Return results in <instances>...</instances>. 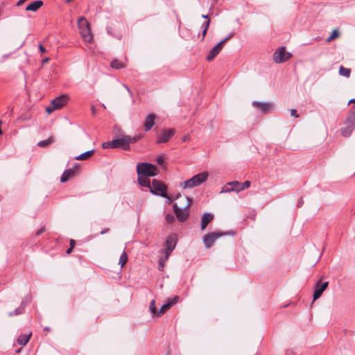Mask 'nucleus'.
Listing matches in <instances>:
<instances>
[{"mask_svg": "<svg viewBox=\"0 0 355 355\" xmlns=\"http://www.w3.org/2000/svg\"><path fill=\"white\" fill-rule=\"evenodd\" d=\"M78 26L80 33L84 41L88 43H92L93 35L92 33L90 24L85 17H80L78 18Z\"/></svg>", "mask_w": 355, "mask_h": 355, "instance_id": "obj_1", "label": "nucleus"}, {"mask_svg": "<svg viewBox=\"0 0 355 355\" xmlns=\"http://www.w3.org/2000/svg\"><path fill=\"white\" fill-rule=\"evenodd\" d=\"M208 176L209 175L207 172L200 173L192 177L191 179L181 183V186L184 189H190L199 186L207 180Z\"/></svg>", "mask_w": 355, "mask_h": 355, "instance_id": "obj_2", "label": "nucleus"}, {"mask_svg": "<svg viewBox=\"0 0 355 355\" xmlns=\"http://www.w3.org/2000/svg\"><path fill=\"white\" fill-rule=\"evenodd\" d=\"M137 172L138 175L154 177L157 175L158 169L152 164L143 162L137 164Z\"/></svg>", "mask_w": 355, "mask_h": 355, "instance_id": "obj_3", "label": "nucleus"}, {"mask_svg": "<svg viewBox=\"0 0 355 355\" xmlns=\"http://www.w3.org/2000/svg\"><path fill=\"white\" fill-rule=\"evenodd\" d=\"M186 199L187 202L184 208L179 207L177 204L173 205L175 214L180 222L186 221L189 216V209L191 205L192 200L188 197H186Z\"/></svg>", "mask_w": 355, "mask_h": 355, "instance_id": "obj_4", "label": "nucleus"}, {"mask_svg": "<svg viewBox=\"0 0 355 355\" xmlns=\"http://www.w3.org/2000/svg\"><path fill=\"white\" fill-rule=\"evenodd\" d=\"M150 191L156 196H159L163 198L167 197V187L166 185L156 179H153L150 188Z\"/></svg>", "mask_w": 355, "mask_h": 355, "instance_id": "obj_5", "label": "nucleus"}, {"mask_svg": "<svg viewBox=\"0 0 355 355\" xmlns=\"http://www.w3.org/2000/svg\"><path fill=\"white\" fill-rule=\"evenodd\" d=\"M345 126L340 130L341 133L343 136L348 137L355 128V111L349 114L345 121Z\"/></svg>", "mask_w": 355, "mask_h": 355, "instance_id": "obj_6", "label": "nucleus"}, {"mask_svg": "<svg viewBox=\"0 0 355 355\" xmlns=\"http://www.w3.org/2000/svg\"><path fill=\"white\" fill-rule=\"evenodd\" d=\"M226 232H214L206 234L202 237L203 243L207 249H209L214 244L215 241L224 235H227Z\"/></svg>", "mask_w": 355, "mask_h": 355, "instance_id": "obj_7", "label": "nucleus"}, {"mask_svg": "<svg viewBox=\"0 0 355 355\" xmlns=\"http://www.w3.org/2000/svg\"><path fill=\"white\" fill-rule=\"evenodd\" d=\"M292 55L289 52H286L284 46L278 48L273 54L272 58L275 63H282L286 62L291 58Z\"/></svg>", "mask_w": 355, "mask_h": 355, "instance_id": "obj_8", "label": "nucleus"}, {"mask_svg": "<svg viewBox=\"0 0 355 355\" xmlns=\"http://www.w3.org/2000/svg\"><path fill=\"white\" fill-rule=\"evenodd\" d=\"M112 144L114 148H121L127 150L130 149V139L128 135H121L119 138L112 140Z\"/></svg>", "mask_w": 355, "mask_h": 355, "instance_id": "obj_9", "label": "nucleus"}, {"mask_svg": "<svg viewBox=\"0 0 355 355\" xmlns=\"http://www.w3.org/2000/svg\"><path fill=\"white\" fill-rule=\"evenodd\" d=\"M177 243V238L175 235H169L164 243V249L163 250L164 255H167L169 257L173 250L175 249Z\"/></svg>", "mask_w": 355, "mask_h": 355, "instance_id": "obj_10", "label": "nucleus"}, {"mask_svg": "<svg viewBox=\"0 0 355 355\" xmlns=\"http://www.w3.org/2000/svg\"><path fill=\"white\" fill-rule=\"evenodd\" d=\"M80 169V165L78 163H76L71 168H68L62 173L61 178H60V182H65L68 180L73 178L76 173Z\"/></svg>", "mask_w": 355, "mask_h": 355, "instance_id": "obj_11", "label": "nucleus"}, {"mask_svg": "<svg viewBox=\"0 0 355 355\" xmlns=\"http://www.w3.org/2000/svg\"><path fill=\"white\" fill-rule=\"evenodd\" d=\"M174 131L171 129H164L157 137V143H166L173 136Z\"/></svg>", "mask_w": 355, "mask_h": 355, "instance_id": "obj_12", "label": "nucleus"}, {"mask_svg": "<svg viewBox=\"0 0 355 355\" xmlns=\"http://www.w3.org/2000/svg\"><path fill=\"white\" fill-rule=\"evenodd\" d=\"M178 296H175L171 299H168V302L160 307L158 313L157 314V318L164 314L172 306L178 302Z\"/></svg>", "mask_w": 355, "mask_h": 355, "instance_id": "obj_13", "label": "nucleus"}, {"mask_svg": "<svg viewBox=\"0 0 355 355\" xmlns=\"http://www.w3.org/2000/svg\"><path fill=\"white\" fill-rule=\"evenodd\" d=\"M329 282H325L320 284V281L318 282L315 286V292L313 293V301L318 300L322 295V293L327 289Z\"/></svg>", "mask_w": 355, "mask_h": 355, "instance_id": "obj_14", "label": "nucleus"}, {"mask_svg": "<svg viewBox=\"0 0 355 355\" xmlns=\"http://www.w3.org/2000/svg\"><path fill=\"white\" fill-rule=\"evenodd\" d=\"M250 184H251V182L250 181L247 180L243 183H241V187H239H239H227V186H225L223 188L221 193H229L231 191L239 192V191L244 190L245 189L250 187Z\"/></svg>", "mask_w": 355, "mask_h": 355, "instance_id": "obj_15", "label": "nucleus"}, {"mask_svg": "<svg viewBox=\"0 0 355 355\" xmlns=\"http://www.w3.org/2000/svg\"><path fill=\"white\" fill-rule=\"evenodd\" d=\"M67 95H60L51 101V104L54 105L57 110L62 108L68 101Z\"/></svg>", "mask_w": 355, "mask_h": 355, "instance_id": "obj_16", "label": "nucleus"}, {"mask_svg": "<svg viewBox=\"0 0 355 355\" xmlns=\"http://www.w3.org/2000/svg\"><path fill=\"white\" fill-rule=\"evenodd\" d=\"M254 107L259 109L263 114L267 113L272 107L270 103H261L258 101H254L252 103Z\"/></svg>", "mask_w": 355, "mask_h": 355, "instance_id": "obj_17", "label": "nucleus"}, {"mask_svg": "<svg viewBox=\"0 0 355 355\" xmlns=\"http://www.w3.org/2000/svg\"><path fill=\"white\" fill-rule=\"evenodd\" d=\"M223 45V44L220 42L215 46H214L209 51V54L207 55V60L208 61H211L222 50Z\"/></svg>", "mask_w": 355, "mask_h": 355, "instance_id": "obj_18", "label": "nucleus"}, {"mask_svg": "<svg viewBox=\"0 0 355 355\" xmlns=\"http://www.w3.org/2000/svg\"><path fill=\"white\" fill-rule=\"evenodd\" d=\"M155 118L156 116L153 113H150L147 115L144 122V130L146 132L149 131L155 125Z\"/></svg>", "mask_w": 355, "mask_h": 355, "instance_id": "obj_19", "label": "nucleus"}, {"mask_svg": "<svg viewBox=\"0 0 355 355\" xmlns=\"http://www.w3.org/2000/svg\"><path fill=\"white\" fill-rule=\"evenodd\" d=\"M214 215L209 213H205L201 217L200 228L202 230H205L207 225L213 220Z\"/></svg>", "mask_w": 355, "mask_h": 355, "instance_id": "obj_20", "label": "nucleus"}, {"mask_svg": "<svg viewBox=\"0 0 355 355\" xmlns=\"http://www.w3.org/2000/svg\"><path fill=\"white\" fill-rule=\"evenodd\" d=\"M42 6H43V1H40V0H37V1L32 2L31 3L28 4L26 8V10L36 12Z\"/></svg>", "mask_w": 355, "mask_h": 355, "instance_id": "obj_21", "label": "nucleus"}, {"mask_svg": "<svg viewBox=\"0 0 355 355\" xmlns=\"http://www.w3.org/2000/svg\"><path fill=\"white\" fill-rule=\"evenodd\" d=\"M138 182L141 187L150 188L151 183L150 180L148 176L138 175Z\"/></svg>", "mask_w": 355, "mask_h": 355, "instance_id": "obj_22", "label": "nucleus"}, {"mask_svg": "<svg viewBox=\"0 0 355 355\" xmlns=\"http://www.w3.org/2000/svg\"><path fill=\"white\" fill-rule=\"evenodd\" d=\"M31 336L32 333H29L28 334H21L17 338V343L19 345L25 346L28 343Z\"/></svg>", "mask_w": 355, "mask_h": 355, "instance_id": "obj_23", "label": "nucleus"}, {"mask_svg": "<svg viewBox=\"0 0 355 355\" xmlns=\"http://www.w3.org/2000/svg\"><path fill=\"white\" fill-rule=\"evenodd\" d=\"M24 308H25V304L24 302H22L20 306L15 309L13 311L8 313V315L10 317H13L15 315H18L22 314L24 311Z\"/></svg>", "mask_w": 355, "mask_h": 355, "instance_id": "obj_24", "label": "nucleus"}, {"mask_svg": "<svg viewBox=\"0 0 355 355\" xmlns=\"http://www.w3.org/2000/svg\"><path fill=\"white\" fill-rule=\"evenodd\" d=\"M94 153V150H90L87 152H85L78 156H77L75 159L76 160H86L91 155H92Z\"/></svg>", "mask_w": 355, "mask_h": 355, "instance_id": "obj_25", "label": "nucleus"}, {"mask_svg": "<svg viewBox=\"0 0 355 355\" xmlns=\"http://www.w3.org/2000/svg\"><path fill=\"white\" fill-rule=\"evenodd\" d=\"M110 66L114 68V69H123V68H125V64L123 62H121V61L115 59V60H113L111 63H110Z\"/></svg>", "mask_w": 355, "mask_h": 355, "instance_id": "obj_26", "label": "nucleus"}, {"mask_svg": "<svg viewBox=\"0 0 355 355\" xmlns=\"http://www.w3.org/2000/svg\"><path fill=\"white\" fill-rule=\"evenodd\" d=\"M168 257L167 255H164L162 257H160L159 259V263H158V270L159 271H164V266L166 261L168 260Z\"/></svg>", "mask_w": 355, "mask_h": 355, "instance_id": "obj_27", "label": "nucleus"}, {"mask_svg": "<svg viewBox=\"0 0 355 355\" xmlns=\"http://www.w3.org/2000/svg\"><path fill=\"white\" fill-rule=\"evenodd\" d=\"M149 311L153 317L157 318V314L158 313V311L156 308L155 300H151V302L150 303V306H149Z\"/></svg>", "mask_w": 355, "mask_h": 355, "instance_id": "obj_28", "label": "nucleus"}, {"mask_svg": "<svg viewBox=\"0 0 355 355\" xmlns=\"http://www.w3.org/2000/svg\"><path fill=\"white\" fill-rule=\"evenodd\" d=\"M350 73H351L350 69L345 68L343 66H340V68H339V74L340 76H343L348 78V77H349Z\"/></svg>", "mask_w": 355, "mask_h": 355, "instance_id": "obj_29", "label": "nucleus"}, {"mask_svg": "<svg viewBox=\"0 0 355 355\" xmlns=\"http://www.w3.org/2000/svg\"><path fill=\"white\" fill-rule=\"evenodd\" d=\"M127 261H128V254L125 251H123L120 256L119 264L121 265V267L122 268L127 263Z\"/></svg>", "mask_w": 355, "mask_h": 355, "instance_id": "obj_30", "label": "nucleus"}, {"mask_svg": "<svg viewBox=\"0 0 355 355\" xmlns=\"http://www.w3.org/2000/svg\"><path fill=\"white\" fill-rule=\"evenodd\" d=\"M53 142V139L49 138L47 139L39 141L37 144V146H40V147H45V146L52 144Z\"/></svg>", "mask_w": 355, "mask_h": 355, "instance_id": "obj_31", "label": "nucleus"}, {"mask_svg": "<svg viewBox=\"0 0 355 355\" xmlns=\"http://www.w3.org/2000/svg\"><path fill=\"white\" fill-rule=\"evenodd\" d=\"M209 24H210V19H208L202 26V27L203 28V30H202V39L205 37V35L207 33V31L208 30Z\"/></svg>", "mask_w": 355, "mask_h": 355, "instance_id": "obj_32", "label": "nucleus"}, {"mask_svg": "<svg viewBox=\"0 0 355 355\" xmlns=\"http://www.w3.org/2000/svg\"><path fill=\"white\" fill-rule=\"evenodd\" d=\"M102 148H104V149H105V148H114V146L112 144V141L103 142L102 144Z\"/></svg>", "mask_w": 355, "mask_h": 355, "instance_id": "obj_33", "label": "nucleus"}, {"mask_svg": "<svg viewBox=\"0 0 355 355\" xmlns=\"http://www.w3.org/2000/svg\"><path fill=\"white\" fill-rule=\"evenodd\" d=\"M339 35L338 33V31H336V30H334L333 32L331 33V35L329 37V38L327 39V41L328 42H330L332 40H334V38H336V37H338Z\"/></svg>", "mask_w": 355, "mask_h": 355, "instance_id": "obj_34", "label": "nucleus"}, {"mask_svg": "<svg viewBox=\"0 0 355 355\" xmlns=\"http://www.w3.org/2000/svg\"><path fill=\"white\" fill-rule=\"evenodd\" d=\"M166 220L168 223H172L175 220V218L172 214H166Z\"/></svg>", "mask_w": 355, "mask_h": 355, "instance_id": "obj_35", "label": "nucleus"}, {"mask_svg": "<svg viewBox=\"0 0 355 355\" xmlns=\"http://www.w3.org/2000/svg\"><path fill=\"white\" fill-rule=\"evenodd\" d=\"M227 184L231 186V187H241V183L238 181L230 182Z\"/></svg>", "mask_w": 355, "mask_h": 355, "instance_id": "obj_36", "label": "nucleus"}, {"mask_svg": "<svg viewBox=\"0 0 355 355\" xmlns=\"http://www.w3.org/2000/svg\"><path fill=\"white\" fill-rule=\"evenodd\" d=\"M57 110L55 107H54V105L51 104V106L49 107H46V112L48 113V114H51L52 112H53L54 110Z\"/></svg>", "mask_w": 355, "mask_h": 355, "instance_id": "obj_37", "label": "nucleus"}, {"mask_svg": "<svg viewBox=\"0 0 355 355\" xmlns=\"http://www.w3.org/2000/svg\"><path fill=\"white\" fill-rule=\"evenodd\" d=\"M291 114L292 116H293L295 118L299 117V115L297 114V110L295 109H292L291 110Z\"/></svg>", "mask_w": 355, "mask_h": 355, "instance_id": "obj_38", "label": "nucleus"}, {"mask_svg": "<svg viewBox=\"0 0 355 355\" xmlns=\"http://www.w3.org/2000/svg\"><path fill=\"white\" fill-rule=\"evenodd\" d=\"M232 36H233V33H230L226 37H225L223 40H221L220 42L223 44L225 42L229 40Z\"/></svg>", "mask_w": 355, "mask_h": 355, "instance_id": "obj_39", "label": "nucleus"}, {"mask_svg": "<svg viewBox=\"0 0 355 355\" xmlns=\"http://www.w3.org/2000/svg\"><path fill=\"white\" fill-rule=\"evenodd\" d=\"M156 162L159 164H162L164 163V157L162 156H158L157 158H156Z\"/></svg>", "mask_w": 355, "mask_h": 355, "instance_id": "obj_40", "label": "nucleus"}, {"mask_svg": "<svg viewBox=\"0 0 355 355\" xmlns=\"http://www.w3.org/2000/svg\"><path fill=\"white\" fill-rule=\"evenodd\" d=\"M45 232V227H41L38 231H37L35 235L37 236H40V234H42V233H44Z\"/></svg>", "mask_w": 355, "mask_h": 355, "instance_id": "obj_41", "label": "nucleus"}, {"mask_svg": "<svg viewBox=\"0 0 355 355\" xmlns=\"http://www.w3.org/2000/svg\"><path fill=\"white\" fill-rule=\"evenodd\" d=\"M129 139H130V143H135L136 142L137 140H138V138L137 137H131L130 136H129Z\"/></svg>", "mask_w": 355, "mask_h": 355, "instance_id": "obj_42", "label": "nucleus"}, {"mask_svg": "<svg viewBox=\"0 0 355 355\" xmlns=\"http://www.w3.org/2000/svg\"><path fill=\"white\" fill-rule=\"evenodd\" d=\"M30 119V117H29V116H21L19 118V121H24L28 120V119Z\"/></svg>", "mask_w": 355, "mask_h": 355, "instance_id": "obj_43", "label": "nucleus"}, {"mask_svg": "<svg viewBox=\"0 0 355 355\" xmlns=\"http://www.w3.org/2000/svg\"><path fill=\"white\" fill-rule=\"evenodd\" d=\"M76 245V241L73 239L70 240V247L73 248Z\"/></svg>", "mask_w": 355, "mask_h": 355, "instance_id": "obj_44", "label": "nucleus"}, {"mask_svg": "<svg viewBox=\"0 0 355 355\" xmlns=\"http://www.w3.org/2000/svg\"><path fill=\"white\" fill-rule=\"evenodd\" d=\"M123 87L126 89V90L128 92L130 96H132V92L130 91V88L126 85H123Z\"/></svg>", "mask_w": 355, "mask_h": 355, "instance_id": "obj_45", "label": "nucleus"}, {"mask_svg": "<svg viewBox=\"0 0 355 355\" xmlns=\"http://www.w3.org/2000/svg\"><path fill=\"white\" fill-rule=\"evenodd\" d=\"M109 230H110L109 228H104L103 230H101V234H104L108 232Z\"/></svg>", "mask_w": 355, "mask_h": 355, "instance_id": "obj_46", "label": "nucleus"}, {"mask_svg": "<svg viewBox=\"0 0 355 355\" xmlns=\"http://www.w3.org/2000/svg\"><path fill=\"white\" fill-rule=\"evenodd\" d=\"M39 49H40V51L42 53L46 51L44 47L42 44L40 45Z\"/></svg>", "mask_w": 355, "mask_h": 355, "instance_id": "obj_47", "label": "nucleus"}, {"mask_svg": "<svg viewBox=\"0 0 355 355\" xmlns=\"http://www.w3.org/2000/svg\"><path fill=\"white\" fill-rule=\"evenodd\" d=\"M73 249V248H72L69 247V248L67 250L66 253H67V254H69L72 252Z\"/></svg>", "mask_w": 355, "mask_h": 355, "instance_id": "obj_48", "label": "nucleus"}, {"mask_svg": "<svg viewBox=\"0 0 355 355\" xmlns=\"http://www.w3.org/2000/svg\"><path fill=\"white\" fill-rule=\"evenodd\" d=\"M91 110H92V114H96V109H95V107L94 106H92Z\"/></svg>", "mask_w": 355, "mask_h": 355, "instance_id": "obj_49", "label": "nucleus"}, {"mask_svg": "<svg viewBox=\"0 0 355 355\" xmlns=\"http://www.w3.org/2000/svg\"><path fill=\"white\" fill-rule=\"evenodd\" d=\"M24 1H25V0H19V1L17 2V6H19V5L22 4Z\"/></svg>", "mask_w": 355, "mask_h": 355, "instance_id": "obj_50", "label": "nucleus"}, {"mask_svg": "<svg viewBox=\"0 0 355 355\" xmlns=\"http://www.w3.org/2000/svg\"><path fill=\"white\" fill-rule=\"evenodd\" d=\"M202 17L204 19H207V20L209 19V16L207 15H202Z\"/></svg>", "mask_w": 355, "mask_h": 355, "instance_id": "obj_51", "label": "nucleus"}, {"mask_svg": "<svg viewBox=\"0 0 355 355\" xmlns=\"http://www.w3.org/2000/svg\"><path fill=\"white\" fill-rule=\"evenodd\" d=\"M49 59L48 58H45V59L44 60V62H48V61H49Z\"/></svg>", "mask_w": 355, "mask_h": 355, "instance_id": "obj_52", "label": "nucleus"}, {"mask_svg": "<svg viewBox=\"0 0 355 355\" xmlns=\"http://www.w3.org/2000/svg\"><path fill=\"white\" fill-rule=\"evenodd\" d=\"M8 55H3V58H8Z\"/></svg>", "mask_w": 355, "mask_h": 355, "instance_id": "obj_53", "label": "nucleus"}]
</instances>
